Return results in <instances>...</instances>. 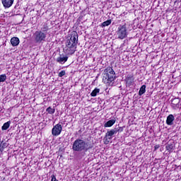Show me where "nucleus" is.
<instances>
[{"label":"nucleus","mask_w":181,"mask_h":181,"mask_svg":"<svg viewBox=\"0 0 181 181\" xmlns=\"http://www.w3.org/2000/svg\"><path fill=\"white\" fill-rule=\"evenodd\" d=\"M145 93H146V85H143L141 86V87L140 88V90L139 91V95H144V94H145Z\"/></svg>","instance_id":"nucleus-17"},{"label":"nucleus","mask_w":181,"mask_h":181,"mask_svg":"<svg viewBox=\"0 0 181 181\" xmlns=\"http://www.w3.org/2000/svg\"><path fill=\"white\" fill-rule=\"evenodd\" d=\"M19 38L18 37H13L11 39V45L15 47L16 46H18L20 43Z\"/></svg>","instance_id":"nucleus-11"},{"label":"nucleus","mask_w":181,"mask_h":181,"mask_svg":"<svg viewBox=\"0 0 181 181\" xmlns=\"http://www.w3.org/2000/svg\"><path fill=\"white\" fill-rule=\"evenodd\" d=\"M159 148V146H155V149H158Z\"/></svg>","instance_id":"nucleus-25"},{"label":"nucleus","mask_w":181,"mask_h":181,"mask_svg":"<svg viewBox=\"0 0 181 181\" xmlns=\"http://www.w3.org/2000/svg\"><path fill=\"white\" fill-rule=\"evenodd\" d=\"M46 30H47V27L43 28V30H37L35 31V33L33 35L34 41L36 43H43V42H46V37L47 36V33H46Z\"/></svg>","instance_id":"nucleus-4"},{"label":"nucleus","mask_w":181,"mask_h":181,"mask_svg":"<svg viewBox=\"0 0 181 181\" xmlns=\"http://www.w3.org/2000/svg\"><path fill=\"white\" fill-rule=\"evenodd\" d=\"M100 93V88H95L90 93L91 97H97V95Z\"/></svg>","instance_id":"nucleus-19"},{"label":"nucleus","mask_w":181,"mask_h":181,"mask_svg":"<svg viewBox=\"0 0 181 181\" xmlns=\"http://www.w3.org/2000/svg\"><path fill=\"white\" fill-rule=\"evenodd\" d=\"M117 134V130L114 128L110 131H107L105 134L106 139H112V136Z\"/></svg>","instance_id":"nucleus-7"},{"label":"nucleus","mask_w":181,"mask_h":181,"mask_svg":"<svg viewBox=\"0 0 181 181\" xmlns=\"http://www.w3.org/2000/svg\"><path fill=\"white\" fill-rule=\"evenodd\" d=\"M126 83L127 86H132V83H134V76L127 75L126 77Z\"/></svg>","instance_id":"nucleus-12"},{"label":"nucleus","mask_w":181,"mask_h":181,"mask_svg":"<svg viewBox=\"0 0 181 181\" xmlns=\"http://www.w3.org/2000/svg\"><path fill=\"white\" fill-rule=\"evenodd\" d=\"M9 127H11V121H8V122L4 123L3 124V126L1 127V129H2V131H6V129H8V128H9Z\"/></svg>","instance_id":"nucleus-18"},{"label":"nucleus","mask_w":181,"mask_h":181,"mask_svg":"<svg viewBox=\"0 0 181 181\" xmlns=\"http://www.w3.org/2000/svg\"><path fill=\"white\" fill-rule=\"evenodd\" d=\"M117 122V119H112L110 120H108L106 123L104 124L105 128H110L114 125Z\"/></svg>","instance_id":"nucleus-14"},{"label":"nucleus","mask_w":181,"mask_h":181,"mask_svg":"<svg viewBox=\"0 0 181 181\" xmlns=\"http://www.w3.org/2000/svg\"><path fill=\"white\" fill-rule=\"evenodd\" d=\"M6 81V74L0 75V83H5Z\"/></svg>","instance_id":"nucleus-22"},{"label":"nucleus","mask_w":181,"mask_h":181,"mask_svg":"<svg viewBox=\"0 0 181 181\" xmlns=\"http://www.w3.org/2000/svg\"><path fill=\"white\" fill-rule=\"evenodd\" d=\"M93 144L87 142L81 139H77L74 141L72 149L74 152H87L93 148Z\"/></svg>","instance_id":"nucleus-2"},{"label":"nucleus","mask_w":181,"mask_h":181,"mask_svg":"<svg viewBox=\"0 0 181 181\" xmlns=\"http://www.w3.org/2000/svg\"><path fill=\"white\" fill-rule=\"evenodd\" d=\"M171 104L173 108H180V99L179 98L173 99Z\"/></svg>","instance_id":"nucleus-9"},{"label":"nucleus","mask_w":181,"mask_h":181,"mask_svg":"<svg viewBox=\"0 0 181 181\" xmlns=\"http://www.w3.org/2000/svg\"><path fill=\"white\" fill-rule=\"evenodd\" d=\"M13 1L15 0H1V2L4 8H11L13 5Z\"/></svg>","instance_id":"nucleus-10"},{"label":"nucleus","mask_w":181,"mask_h":181,"mask_svg":"<svg viewBox=\"0 0 181 181\" xmlns=\"http://www.w3.org/2000/svg\"><path fill=\"white\" fill-rule=\"evenodd\" d=\"M114 80H115V71L111 67L106 68L103 71V83L107 86H112Z\"/></svg>","instance_id":"nucleus-3"},{"label":"nucleus","mask_w":181,"mask_h":181,"mask_svg":"<svg viewBox=\"0 0 181 181\" xmlns=\"http://www.w3.org/2000/svg\"><path fill=\"white\" fill-rule=\"evenodd\" d=\"M58 76H59V77H63L64 76H66V71H61L59 73Z\"/></svg>","instance_id":"nucleus-24"},{"label":"nucleus","mask_w":181,"mask_h":181,"mask_svg":"<svg viewBox=\"0 0 181 181\" xmlns=\"http://www.w3.org/2000/svg\"><path fill=\"white\" fill-rule=\"evenodd\" d=\"M115 129L116 130V134L117 132H122L124 131V127H115Z\"/></svg>","instance_id":"nucleus-23"},{"label":"nucleus","mask_w":181,"mask_h":181,"mask_svg":"<svg viewBox=\"0 0 181 181\" xmlns=\"http://www.w3.org/2000/svg\"><path fill=\"white\" fill-rule=\"evenodd\" d=\"M46 112H48V114H54V112H56V109L49 107L46 109Z\"/></svg>","instance_id":"nucleus-20"},{"label":"nucleus","mask_w":181,"mask_h":181,"mask_svg":"<svg viewBox=\"0 0 181 181\" xmlns=\"http://www.w3.org/2000/svg\"><path fill=\"white\" fill-rule=\"evenodd\" d=\"M62 130H63V127H62V124H57L53 127L52 129V134L54 136H59V135L62 134Z\"/></svg>","instance_id":"nucleus-6"},{"label":"nucleus","mask_w":181,"mask_h":181,"mask_svg":"<svg viewBox=\"0 0 181 181\" xmlns=\"http://www.w3.org/2000/svg\"><path fill=\"white\" fill-rule=\"evenodd\" d=\"M166 151H168V152H172L175 149V144L170 143L168 144L165 146Z\"/></svg>","instance_id":"nucleus-15"},{"label":"nucleus","mask_w":181,"mask_h":181,"mask_svg":"<svg viewBox=\"0 0 181 181\" xmlns=\"http://www.w3.org/2000/svg\"><path fill=\"white\" fill-rule=\"evenodd\" d=\"M116 36L117 39L124 40L128 36V30H127V25H119L116 30Z\"/></svg>","instance_id":"nucleus-5"},{"label":"nucleus","mask_w":181,"mask_h":181,"mask_svg":"<svg viewBox=\"0 0 181 181\" xmlns=\"http://www.w3.org/2000/svg\"><path fill=\"white\" fill-rule=\"evenodd\" d=\"M67 60H69V57L67 56L60 55L57 58V62L59 63V64H64Z\"/></svg>","instance_id":"nucleus-8"},{"label":"nucleus","mask_w":181,"mask_h":181,"mask_svg":"<svg viewBox=\"0 0 181 181\" xmlns=\"http://www.w3.org/2000/svg\"><path fill=\"white\" fill-rule=\"evenodd\" d=\"M112 21L111 20H107L106 21H104L101 24V28H105V26H110V24L111 23Z\"/></svg>","instance_id":"nucleus-21"},{"label":"nucleus","mask_w":181,"mask_h":181,"mask_svg":"<svg viewBox=\"0 0 181 181\" xmlns=\"http://www.w3.org/2000/svg\"><path fill=\"white\" fill-rule=\"evenodd\" d=\"M6 148H8V143H4V141H1L0 143V153H2V152H4V150Z\"/></svg>","instance_id":"nucleus-16"},{"label":"nucleus","mask_w":181,"mask_h":181,"mask_svg":"<svg viewBox=\"0 0 181 181\" xmlns=\"http://www.w3.org/2000/svg\"><path fill=\"white\" fill-rule=\"evenodd\" d=\"M174 121H175V116H173V115H169L167 117L166 124L167 125H173Z\"/></svg>","instance_id":"nucleus-13"},{"label":"nucleus","mask_w":181,"mask_h":181,"mask_svg":"<svg viewBox=\"0 0 181 181\" xmlns=\"http://www.w3.org/2000/svg\"><path fill=\"white\" fill-rule=\"evenodd\" d=\"M78 43V34L76 31H73L71 34L70 39L66 42V46L64 48V52L66 54H74L77 49Z\"/></svg>","instance_id":"nucleus-1"}]
</instances>
